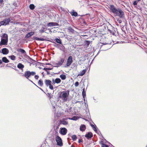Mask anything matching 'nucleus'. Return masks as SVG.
<instances>
[{"label": "nucleus", "instance_id": "28", "mask_svg": "<svg viewBox=\"0 0 147 147\" xmlns=\"http://www.w3.org/2000/svg\"><path fill=\"white\" fill-rule=\"evenodd\" d=\"M60 123L63 125H66L68 124V122L66 121L63 120L60 121Z\"/></svg>", "mask_w": 147, "mask_h": 147}, {"label": "nucleus", "instance_id": "32", "mask_svg": "<svg viewBox=\"0 0 147 147\" xmlns=\"http://www.w3.org/2000/svg\"><path fill=\"white\" fill-rule=\"evenodd\" d=\"M71 138L73 141H75L77 139V137L76 135H74L71 136Z\"/></svg>", "mask_w": 147, "mask_h": 147}, {"label": "nucleus", "instance_id": "37", "mask_svg": "<svg viewBox=\"0 0 147 147\" xmlns=\"http://www.w3.org/2000/svg\"><path fill=\"white\" fill-rule=\"evenodd\" d=\"M81 22L82 23V24H84L85 25L86 24V23L84 19H82V20H81Z\"/></svg>", "mask_w": 147, "mask_h": 147}, {"label": "nucleus", "instance_id": "11", "mask_svg": "<svg viewBox=\"0 0 147 147\" xmlns=\"http://www.w3.org/2000/svg\"><path fill=\"white\" fill-rule=\"evenodd\" d=\"M65 61V59L64 58H61L60 60L56 63V64L58 65V66H61L62 65Z\"/></svg>", "mask_w": 147, "mask_h": 147}, {"label": "nucleus", "instance_id": "8", "mask_svg": "<svg viewBox=\"0 0 147 147\" xmlns=\"http://www.w3.org/2000/svg\"><path fill=\"white\" fill-rule=\"evenodd\" d=\"M8 39H5L3 38H1V41L0 42V46L2 45H6L7 44Z\"/></svg>", "mask_w": 147, "mask_h": 147}, {"label": "nucleus", "instance_id": "24", "mask_svg": "<svg viewBox=\"0 0 147 147\" xmlns=\"http://www.w3.org/2000/svg\"><path fill=\"white\" fill-rule=\"evenodd\" d=\"M86 72V69L83 70L82 71L80 72V74L78 75V76H83L85 74Z\"/></svg>", "mask_w": 147, "mask_h": 147}, {"label": "nucleus", "instance_id": "9", "mask_svg": "<svg viewBox=\"0 0 147 147\" xmlns=\"http://www.w3.org/2000/svg\"><path fill=\"white\" fill-rule=\"evenodd\" d=\"M67 129L65 127L61 128L59 130V133L63 135H65L67 133Z\"/></svg>", "mask_w": 147, "mask_h": 147}, {"label": "nucleus", "instance_id": "49", "mask_svg": "<svg viewBox=\"0 0 147 147\" xmlns=\"http://www.w3.org/2000/svg\"><path fill=\"white\" fill-rule=\"evenodd\" d=\"M3 2V0H0V4H2Z\"/></svg>", "mask_w": 147, "mask_h": 147}, {"label": "nucleus", "instance_id": "58", "mask_svg": "<svg viewBox=\"0 0 147 147\" xmlns=\"http://www.w3.org/2000/svg\"><path fill=\"white\" fill-rule=\"evenodd\" d=\"M93 99H94V100H95V101H94V102H95V103H96V102H97V101H96V100L94 99V98H93Z\"/></svg>", "mask_w": 147, "mask_h": 147}, {"label": "nucleus", "instance_id": "18", "mask_svg": "<svg viewBox=\"0 0 147 147\" xmlns=\"http://www.w3.org/2000/svg\"><path fill=\"white\" fill-rule=\"evenodd\" d=\"M80 130L82 131H84L86 129V127L85 125L84 124L82 125L80 127Z\"/></svg>", "mask_w": 147, "mask_h": 147}, {"label": "nucleus", "instance_id": "42", "mask_svg": "<svg viewBox=\"0 0 147 147\" xmlns=\"http://www.w3.org/2000/svg\"><path fill=\"white\" fill-rule=\"evenodd\" d=\"M117 21L118 22L119 24H121L122 22V20H121L119 19H118L117 20Z\"/></svg>", "mask_w": 147, "mask_h": 147}, {"label": "nucleus", "instance_id": "52", "mask_svg": "<svg viewBox=\"0 0 147 147\" xmlns=\"http://www.w3.org/2000/svg\"><path fill=\"white\" fill-rule=\"evenodd\" d=\"M47 94H48V95H49V96H48L50 98H51V97H50V94H51V93H47Z\"/></svg>", "mask_w": 147, "mask_h": 147}, {"label": "nucleus", "instance_id": "5", "mask_svg": "<svg viewBox=\"0 0 147 147\" xmlns=\"http://www.w3.org/2000/svg\"><path fill=\"white\" fill-rule=\"evenodd\" d=\"M55 140L57 142V144L58 146H63V144L62 139L59 136H57L56 137Z\"/></svg>", "mask_w": 147, "mask_h": 147}, {"label": "nucleus", "instance_id": "27", "mask_svg": "<svg viewBox=\"0 0 147 147\" xmlns=\"http://www.w3.org/2000/svg\"><path fill=\"white\" fill-rule=\"evenodd\" d=\"M29 7L31 10H33L34 9L35 6L34 4H32L29 5Z\"/></svg>", "mask_w": 147, "mask_h": 147}, {"label": "nucleus", "instance_id": "47", "mask_svg": "<svg viewBox=\"0 0 147 147\" xmlns=\"http://www.w3.org/2000/svg\"><path fill=\"white\" fill-rule=\"evenodd\" d=\"M55 80L53 79H52V84H55Z\"/></svg>", "mask_w": 147, "mask_h": 147}, {"label": "nucleus", "instance_id": "62", "mask_svg": "<svg viewBox=\"0 0 147 147\" xmlns=\"http://www.w3.org/2000/svg\"><path fill=\"white\" fill-rule=\"evenodd\" d=\"M35 86H36L37 87H38V88H39V87L37 85H36V84L35 85Z\"/></svg>", "mask_w": 147, "mask_h": 147}, {"label": "nucleus", "instance_id": "3", "mask_svg": "<svg viewBox=\"0 0 147 147\" xmlns=\"http://www.w3.org/2000/svg\"><path fill=\"white\" fill-rule=\"evenodd\" d=\"M10 21V19L9 18H7L3 19L2 21L0 22V26H6L8 25Z\"/></svg>", "mask_w": 147, "mask_h": 147}, {"label": "nucleus", "instance_id": "2", "mask_svg": "<svg viewBox=\"0 0 147 147\" xmlns=\"http://www.w3.org/2000/svg\"><path fill=\"white\" fill-rule=\"evenodd\" d=\"M35 74L36 72L35 71H27L25 72L23 76H24L26 78L33 84L34 82L32 80L29 79V78L31 76H33Z\"/></svg>", "mask_w": 147, "mask_h": 147}, {"label": "nucleus", "instance_id": "30", "mask_svg": "<svg viewBox=\"0 0 147 147\" xmlns=\"http://www.w3.org/2000/svg\"><path fill=\"white\" fill-rule=\"evenodd\" d=\"M38 84L40 86H42L43 85V81L41 80H39L38 82Z\"/></svg>", "mask_w": 147, "mask_h": 147}, {"label": "nucleus", "instance_id": "53", "mask_svg": "<svg viewBox=\"0 0 147 147\" xmlns=\"http://www.w3.org/2000/svg\"><path fill=\"white\" fill-rule=\"evenodd\" d=\"M53 68H47V69L48 70H51Z\"/></svg>", "mask_w": 147, "mask_h": 147}, {"label": "nucleus", "instance_id": "31", "mask_svg": "<svg viewBox=\"0 0 147 147\" xmlns=\"http://www.w3.org/2000/svg\"><path fill=\"white\" fill-rule=\"evenodd\" d=\"M18 51L22 53V54H24L26 53L25 51L23 49H19Z\"/></svg>", "mask_w": 147, "mask_h": 147}, {"label": "nucleus", "instance_id": "22", "mask_svg": "<svg viewBox=\"0 0 147 147\" xmlns=\"http://www.w3.org/2000/svg\"><path fill=\"white\" fill-rule=\"evenodd\" d=\"M82 96L84 99V100H85V98L86 97V92L85 91V89L84 88L82 89Z\"/></svg>", "mask_w": 147, "mask_h": 147}, {"label": "nucleus", "instance_id": "63", "mask_svg": "<svg viewBox=\"0 0 147 147\" xmlns=\"http://www.w3.org/2000/svg\"><path fill=\"white\" fill-rule=\"evenodd\" d=\"M110 48V47H109V48H108L107 49H106L105 50H107V49H109Z\"/></svg>", "mask_w": 147, "mask_h": 147}, {"label": "nucleus", "instance_id": "25", "mask_svg": "<svg viewBox=\"0 0 147 147\" xmlns=\"http://www.w3.org/2000/svg\"><path fill=\"white\" fill-rule=\"evenodd\" d=\"M60 77L62 80H65L66 78V75L63 74L60 75Z\"/></svg>", "mask_w": 147, "mask_h": 147}, {"label": "nucleus", "instance_id": "45", "mask_svg": "<svg viewBox=\"0 0 147 147\" xmlns=\"http://www.w3.org/2000/svg\"><path fill=\"white\" fill-rule=\"evenodd\" d=\"M83 141L82 140H81L80 139L79 140L78 142L79 143H80L81 142H82Z\"/></svg>", "mask_w": 147, "mask_h": 147}, {"label": "nucleus", "instance_id": "41", "mask_svg": "<svg viewBox=\"0 0 147 147\" xmlns=\"http://www.w3.org/2000/svg\"><path fill=\"white\" fill-rule=\"evenodd\" d=\"M79 83L78 82H76L74 84V85L76 87H77L79 85Z\"/></svg>", "mask_w": 147, "mask_h": 147}, {"label": "nucleus", "instance_id": "56", "mask_svg": "<svg viewBox=\"0 0 147 147\" xmlns=\"http://www.w3.org/2000/svg\"><path fill=\"white\" fill-rule=\"evenodd\" d=\"M3 61L2 60H0V64H1L2 63Z\"/></svg>", "mask_w": 147, "mask_h": 147}, {"label": "nucleus", "instance_id": "16", "mask_svg": "<svg viewBox=\"0 0 147 147\" xmlns=\"http://www.w3.org/2000/svg\"><path fill=\"white\" fill-rule=\"evenodd\" d=\"M33 39L34 40H36L38 41H45L47 40L46 39H44L43 38H38L37 37L34 36L33 37Z\"/></svg>", "mask_w": 147, "mask_h": 147}, {"label": "nucleus", "instance_id": "50", "mask_svg": "<svg viewBox=\"0 0 147 147\" xmlns=\"http://www.w3.org/2000/svg\"><path fill=\"white\" fill-rule=\"evenodd\" d=\"M40 32L41 33H42L44 32V30L43 29H41L40 30Z\"/></svg>", "mask_w": 147, "mask_h": 147}, {"label": "nucleus", "instance_id": "19", "mask_svg": "<svg viewBox=\"0 0 147 147\" xmlns=\"http://www.w3.org/2000/svg\"><path fill=\"white\" fill-rule=\"evenodd\" d=\"M58 49L63 51L64 52H65V47L63 46V45H59L58 47Z\"/></svg>", "mask_w": 147, "mask_h": 147}, {"label": "nucleus", "instance_id": "60", "mask_svg": "<svg viewBox=\"0 0 147 147\" xmlns=\"http://www.w3.org/2000/svg\"><path fill=\"white\" fill-rule=\"evenodd\" d=\"M71 147H75L73 145H71Z\"/></svg>", "mask_w": 147, "mask_h": 147}, {"label": "nucleus", "instance_id": "39", "mask_svg": "<svg viewBox=\"0 0 147 147\" xmlns=\"http://www.w3.org/2000/svg\"><path fill=\"white\" fill-rule=\"evenodd\" d=\"M49 88L51 90H52L53 89V86L51 84L49 85Z\"/></svg>", "mask_w": 147, "mask_h": 147}, {"label": "nucleus", "instance_id": "4", "mask_svg": "<svg viewBox=\"0 0 147 147\" xmlns=\"http://www.w3.org/2000/svg\"><path fill=\"white\" fill-rule=\"evenodd\" d=\"M115 14L116 16H119L120 18H123L124 17V12L120 8H118V10Z\"/></svg>", "mask_w": 147, "mask_h": 147}, {"label": "nucleus", "instance_id": "12", "mask_svg": "<svg viewBox=\"0 0 147 147\" xmlns=\"http://www.w3.org/2000/svg\"><path fill=\"white\" fill-rule=\"evenodd\" d=\"M85 136L87 139H89L93 137V134L91 132H89L85 135Z\"/></svg>", "mask_w": 147, "mask_h": 147}, {"label": "nucleus", "instance_id": "15", "mask_svg": "<svg viewBox=\"0 0 147 147\" xmlns=\"http://www.w3.org/2000/svg\"><path fill=\"white\" fill-rule=\"evenodd\" d=\"M72 16L76 17L78 16V14L77 12L75 11L74 10H72V11L69 12Z\"/></svg>", "mask_w": 147, "mask_h": 147}, {"label": "nucleus", "instance_id": "26", "mask_svg": "<svg viewBox=\"0 0 147 147\" xmlns=\"http://www.w3.org/2000/svg\"><path fill=\"white\" fill-rule=\"evenodd\" d=\"M1 38H3L5 39H8V35L5 33L3 34Z\"/></svg>", "mask_w": 147, "mask_h": 147}, {"label": "nucleus", "instance_id": "21", "mask_svg": "<svg viewBox=\"0 0 147 147\" xmlns=\"http://www.w3.org/2000/svg\"><path fill=\"white\" fill-rule=\"evenodd\" d=\"M3 62L5 63H7L9 62V61L6 57H3L2 58Z\"/></svg>", "mask_w": 147, "mask_h": 147}, {"label": "nucleus", "instance_id": "35", "mask_svg": "<svg viewBox=\"0 0 147 147\" xmlns=\"http://www.w3.org/2000/svg\"><path fill=\"white\" fill-rule=\"evenodd\" d=\"M90 42L88 40H86L85 41V45L87 46H89V44H90Z\"/></svg>", "mask_w": 147, "mask_h": 147}, {"label": "nucleus", "instance_id": "20", "mask_svg": "<svg viewBox=\"0 0 147 147\" xmlns=\"http://www.w3.org/2000/svg\"><path fill=\"white\" fill-rule=\"evenodd\" d=\"M91 126L95 132L97 133L98 131V128L96 125H95L91 124Z\"/></svg>", "mask_w": 147, "mask_h": 147}, {"label": "nucleus", "instance_id": "46", "mask_svg": "<svg viewBox=\"0 0 147 147\" xmlns=\"http://www.w3.org/2000/svg\"><path fill=\"white\" fill-rule=\"evenodd\" d=\"M43 70L47 71H48L47 68L45 67L43 68Z\"/></svg>", "mask_w": 147, "mask_h": 147}, {"label": "nucleus", "instance_id": "40", "mask_svg": "<svg viewBox=\"0 0 147 147\" xmlns=\"http://www.w3.org/2000/svg\"><path fill=\"white\" fill-rule=\"evenodd\" d=\"M71 119L74 120H77V119L76 117L74 116Z\"/></svg>", "mask_w": 147, "mask_h": 147}, {"label": "nucleus", "instance_id": "59", "mask_svg": "<svg viewBox=\"0 0 147 147\" xmlns=\"http://www.w3.org/2000/svg\"><path fill=\"white\" fill-rule=\"evenodd\" d=\"M46 64L47 65H51V64L50 63H47Z\"/></svg>", "mask_w": 147, "mask_h": 147}, {"label": "nucleus", "instance_id": "48", "mask_svg": "<svg viewBox=\"0 0 147 147\" xmlns=\"http://www.w3.org/2000/svg\"><path fill=\"white\" fill-rule=\"evenodd\" d=\"M8 66V67H9L11 68H13V69H15L16 71H18V70L17 69H14L13 68L11 67V66L9 65V66Z\"/></svg>", "mask_w": 147, "mask_h": 147}, {"label": "nucleus", "instance_id": "13", "mask_svg": "<svg viewBox=\"0 0 147 147\" xmlns=\"http://www.w3.org/2000/svg\"><path fill=\"white\" fill-rule=\"evenodd\" d=\"M34 34V32H29L26 35L25 38H30V37L33 36Z\"/></svg>", "mask_w": 147, "mask_h": 147}, {"label": "nucleus", "instance_id": "54", "mask_svg": "<svg viewBox=\"0 0 147 147\" xmlns=\"http://www.w3.org/2000/svg\"><path fill=\"white\" fill-rule=\"evenodd\" d=\"M47 72V75H49L50 73L49 71H46Z\"/></svg>", "mask_w": 147, "mask_h": 147}, {"label": "nucleus", "instance_id": "55", "mask_svg": "<svg viewBox=\"0 0 147 147\" xmlns=\"http://www.w3.org/2000/svg\"><path fill=\"white\" fill-rule=\"evenodd\" d=\"M103 45H110V44H107H107H105V43H103Z\"/></svg>", "mask_w": 147, "mask_h": 147}, {"label": "nucleus", "instance_id": "10", "mask_svg": "<svg viewBox=\"0 0 147 147\" xmlns=\"http://www.w3.org/2000/svg\"><path fill=\"white\" fill-rule=\"evenodd\" d=\"M58 26H59V25L57 22H50L49 23L47 24V26L49 27H52Z\"/></svg>", "mask_w": 147, "mask_h": 147}, {"label": "nucleus", "instance_id": "33", "mask_svg": "<svg viewBox=\"0 0 147 147\" xmlns=\"http://www.w3.org/2000/svg\"><path fill=\"white\" fill-rule=\"evenodd\" d=\"M68 30L69 31V32L73 33H74V30L71 27H69L68 28Z\"/></svg>", "mask_w": 147, "mask_h": 147}, {"label": "nucleus", "instance_id": "57", "mask_svg": "<svg viewBox=\"0 0 147 147\" xmlns=\"http://www.w3.org/2000/svg\"><path fill=\"white\" fill-rule=\"evenodd\" d=\"M56 65H55V66H54V67H59V66H58V65H57L56 64Z\"/></svg>", "mask_w": 147, "mask_h": 147}, {"label": "nucleus", "instance_id": "29", "mask_svg": "<svg viewBox=\"0 0 147 147\" xmlns=\"http://www.w3.org/2000/svg\"><path fill=\"white\" fill-rule=\"evenodd\" d=\"M61 82V79L59 78H56L55 80V83L58 84L60 83Z\"/></svg>", "mask_w": 147, "mask_h": 147}, {"label": "nucleus", "instance_id": "51", "mask_svg": "<svg viewBox=\"0 0 147 147\" xmlns=\"http://www.w3.org/2000/svg\"><path fill=\"white\" fill-rule=\"evenodd\" d=\"M39 88V89H40L41 90H42V91H43L44 93H45V92L43 91V90L41 88H40L39 87V88Z\"/></svg>", "mask_w": 147, "mask_h": 147}, {"label": "nucleus", "instance_id": "17", "mask_svg": "<svg viewBox=\"0 0 147 147\" xmlns=\"http://www.w3.org/2000/svg\"><path fill=\"white\" fill-rule=\"evenodd\" d=\"M45 83L46 86H48L51 84V81L49 80H45Z\"/></svg>", "mask_w": 147, "mask_h": 147}, {"label": "nucleus", "instance_id": "23", "mask_svg": "<svg viewBox=\"0 0 147 147\" xmlns=\"http://www.w3.org/2000/svg\"><path fill=\"white\" fill-rule=\"evenodd\" d=\"M55 40L57 43L59 44H62L61 40L60 38H56L55 39Z\"/></svg>", "mask_w": 147, "mask_h": 147}, {"label": "nucleus", "instance_id": "64", "mask_svg": "<svg viewBox=\"0 0 147 147\" xmlns=\"http://www.w3.org/2000/svg\"><path fill=\"white\" fill-rule=\"evenodd\" d=\"M137 1H140V0H137Z\"/></svg>", "mask_w": 147, "mask_h": 147}, {"label": "nucleus", "instance_id": "34", "mask_svg": "<svg viewBox=\"0 0 147 147\" xmlns=\"http://www.w3.org/2000/svg\"><path fill=\"white\" fill-rule=\"evenodd\" d=\"M9 57L11 59L13 60H15L16 57L13 55H12L10 56H9Z\"/></svg>", "mask_w": 147, "mask_h": 147}, {"label": "nucleus", "instance_id": "1", "mask_svg": "<svg viewBox=\"0 0 147 147\" xmlns=\"http://www.w3.org/2000/svg\"><path fill=\"white\" fill-rule=\"evenodd\" d=\"M69 90H67L65 91L60 92L59 98H61L64 102L66 101L69 95Z\"/></svg>", "mask_w": 147, "mask_h": 147}, {"label": "nucleus", "instance_id": "61", "mask_svg": "<svg viewBox=\"0 0 147 147\" xmlns=\"http://www.w3.org/2000/svg\"><path fill=\"white\" fill-rule=\"evenodd\" d=\"M80 102V101H76V102H75V103H77V102Z\"/></svg>", "mask_w": 147, "mask_h": 147}, {"label": "nucleus", "instance_id": "14", "mask_svg": "<svg viewBox=\"0 0 147 147\" xmlns=\"http://www.w3.org/2000/svg\"><path fill=\"white\" fill-rule=\"evenodd\" d=\"M17 67L18 68L21 70L22 72L23 71V68L24 67V66L22 63H18Z\"/></svg>", "mask_w": 147, "mask_h": 147}, {"label": "nucleus", "instance_id": "38", "mask_svg": "<svg viewBox=\"0 0 147 147\" xmlns=\"http://www.w3.org/2000/svg\"><path fill=\"white\" fill-rule=\"evenodd\" d=\"M138 2V1H137V0L134 1L133 3V5L135 6L136 5H137Z\"/></svg>", "mask_w": 147, "mask_h": 147}, {"label": "nucleus", "instance_id": "7", "mask_svg": "<svg viewBox=\"0 0 147 147\" xmlns=\"http://www.w3.org/2000/svg\"><path fill=\"white\" fill-rule=\"evenodd\" d=\"M109 8L112 11V12L114 14H115L118 10V8L117 9L115 6L113 5H111Z\"/></svg>", "mask_w": 147, "mask_h": 147}, {"label": "nucleus", "instance_id": "6", "mask_svg": "<svg viewBox=\"0 0 147 147\" xmlns=\"http://www.w3.org/2000/svg\"><path fill=\"white\" fill-rule=\"evenodd\" d=\"M73 62L72 57L71 56H69L68 57L66 64V67H69L71 64Z\"/></svg>", "mask_w": 147, "mask_h": 147}, {"label": "nucleus", "instance_id": "43", "mask_svg": "<svg viewBox=\"0 0 147 147\" xmlns=\"http://www.w3.org/2000/svg\"><path fill=\"white\" fill-rule=\"evenodd\" d=\"M39 77L38 75H36L34 76V78L36 80H38Z\"/></svg>", "mask_w": 147, "mask_h": 147}, {"label": "nucleus", "instance_id": "44", "mask_svg": "<svg viewBox=\"0 0 147 147\" xmlns=\"http://www.w3.org/2000/svg\"><path fill=\"white\" fill-rule=\"evenodd\" d=\"M102 147H109L107 145L103 144L102 145Z\"/></svg>", "mask_w": 147, "mask_h": 147}, {"label": "nucleus", "instance_id": "36", "mask_svg": "<svg viewBox=\"0 0 147 147\" xmlns=\"http://www.w3.org/2000/svg\"><path fill=\"white\" fill-rule=\"evenodd\" d=\"M53 42L55 44L54 45H53L55 47L58 48V47H59V45L56 44L55 42Z\"/></svg>", "mask_w": 147, "mask_h": 147}]
</instances>
